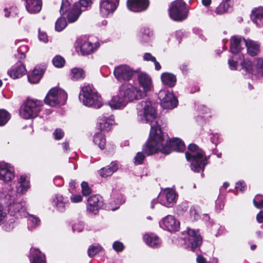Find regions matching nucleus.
<instances>
[{
  "instance_id": "1",
  "label": "nucleus",
  "mask_w": 263,
  "mask_h": 263,
  "mask_svg": "<svg viewBox=\"0 0 263 263\" xmlns=\"http://www.w3.org/2000/svg\"><path fill=\"white\" fill-rule=\"evenodd\" d=\"M138 120L142 123L151 125L149 137L143 147V151L149 156L158 151L163 154H168L172 151L182 152L185 149V144L180 139H168L164 135L158 125L157 112L152 102L141 101L137 106Z\"/></svg>"
},
{
  "instance_id": "2",
  "label": "nucleus",
  "mask_w": 263,
  "mask_h": 263,
  "mask_svg": "<svg viewBox=\"0 0 263 263\" xmlns=\"http://www.w3.org/2000/svg\"><path fill=\"white\" fill-rule=\"evenodd\" d=\"M187 161L191 162L192 170L195 172L203 171L208 163L206 157L202 149L194 144H191L188 147V151L185 153Z\"/></svg>"
},
{
  "instance_id": "3",
  "label": "nucleus",
  "mask_w": 263,
  "mask_h": 263,
  "mask_svg": "<svg viewBox=\"0 0 263 263\" xmlns=\"http://www.w3.org/2000/svg\"><path fill=\"white\" fill-rule=\"evenodd\" d=\"M79 99L83 104L88 107L96 108L102 105V99L92 85L88 84L81 88Z\"/></svg>"
},
{
  "instance_id": "4",
  "label": "nucleus",
  "mask_w": 263,
  "mask_h": 263,
  "mask_svg": "<svg viewBox=\"0 0 263 263\" xmlns=\"http://www.w3.org/2000/svg\"><path fill=\"white\" fill-rule=\"evenodd\" d=\"M15 192L11 190L5 195L6 200L8 204V210L11 215L16 218L26 217L28 213L26 212V203L21 199L16 198Z\"/></svg>"
},
{
  "instance_id": "5",
  "label": "nucleus",
  "mask_w": 263,
  "mask_h": 263,
  "mask_svg": "<svg viewBox=\"0 0 263 263\" xmlns=\"http://www.w3.org/2000/svg\"><path fill=\"white\" fill-rule=\"evenodd\" d=\"M168 12L171 19L176 22H181L188 16L189 6L183 0H175L171 3Z\"/></svg>"
},
{
  "instance_id": "6",
  "label": "nucleus",
  "mask_w": 263,
  "mask_h": 263,
  "mask_svg": "<svg viewBox=\"0 0 263 263\" xmlns=\"http://www.w3.org/2000/svg\"><path fill=\"white\" fill-rule=\"evenodd\" d=\"M246 39L239 36H233L230 40V51L234 54L233 57L228 61L230 68L231 70H236L238 63V58L240 59L239 53L245 45Z\"/></svg>"
},
{
  "instance_id": "7",
  "label": "nucleus",
  "mask_w": 263,
  "mask_h": 263,
  "mask_svg": "<svg viewBox=\"0 0 263 263\" xmlns=\"http://www.w3.org/2000/svg\"><path fill=\"white\" fill-rule=\"evenodd\" d=\"M42 101L38 100L28 99L21 106L20 114L26 119L37 117L41 110Z\"/></svg>"
},
{
  "instance_id": "8",
  "label": "nucleus",
  "mask_w": 263,
  "mask_h": 263,
  "mask_svg": "<svg viewBox=\"0 0 263 263\" xmlns=\"http://www.w3.org/2000/svg\"><path fill=\"white\" fill-rule=\"evenodd\" d=\"M67 99V95L63 89L53 87L47 94L45 103L51 106L64 105Z\"/></svg>"
},
{
  "instance_id": "9",
  "label": "nucleus",
  "mask_w": 263,
  "mask_h": 263,
  "mask_svg": "<svg viewBox=\"0 0 263 263\" xmlns=\"http://www.w3.org/2000/svg\"><path fill=\"white\" fill-rule=\"evenodd\" d=\"M120 94L123 95L127 102L138 100L145 97L144 92L137 86L130 83H124L119 88Z\"/></svg>"
},
{
  "instance_id": "10",
  "label": "nucleus",
  "mask_w": 263,
  "mask_h": 263,
  "mask_svg": "<svg viewBox=\"0 0 263 263\" xmlns=\"http://www.w3.org/2000/svg\"><path fill=\"white\" fill-rule=\"evenodd\" d=\"M187 236L184 238V243L187 249L194 251L202 243V238L198 231L193 229H187Z\"/></svg>"
},
{
  "instance_id": "11",
  "label": "nucleus",
  "mask_w": 263,
  "mask_h": 263,
  "mask_svg": "<svg viewBox=\"0 0 263 263\" xmlns=\"http://www.w3.org/2000/svg\"><path fill=\"white\" fill-rule=\"evenodd\" d=\"M92 3V0H80L76 2L73 6V9L69 12L68 21L72 23L77 20L81 12L86 7H89Z\"/></svg>"
},
{
  "instance_id": "12",
  "label": "nucleus",
  "mask_w": 263,
  "mask_h": 263,
  "mask_svg": "<svg viewBox=\"0 0 263 263\" xmlns=\"http://www.w3.org/2000/svg\"><path fill=\"white\" fill-rule=\"evenodd\" d=\"M159 97L161 100V105L163 108L173 109L178 104V100L173 92L167 90H161L159 93Z\"/></svg>"
},
{
  "instance_id": "13",
  "label": "nucleus",
  "mask_w": 263,
  "mask_h": 263,
  "mask_svg": "<svg viewBox=\"0 0 263 263\" xmlns=\"http://www.w3.org/2000/svg\"><path fill=\"white\" fill-rule=\"evenodd\" d=\"M119 0H101L100 2V14L103 17H107L112 14L119 5Z\"/></svg>"
},
{
  "instance_id": "14",
  "label": "nucleus",
  "mask_w": 263,
  "mask_h": 263,
  "mask_svg": "<svg viewBox=\"0 0 263 263\" xmlns=\"http://www.w3.org/2000/svg\"><path fill=\"white\" fill-rule=\"evenodd\" d=\"M178 195L172 189H165L159 196L160 203L166 207H171L176 202Z\"/></svg>"
},
{
  "instance_id": "15",
  "label": "nucleus",
  "mask_w": 263,
  "mask_h": 263,
  "mask_svg": "<svg viewBox=\"0 0 263 263\" xmlns=\"http://www.w3.org/2000/svg\"><path fill=\"white\" fill-rule=\"evenodd\" d=\"M114 74L119 81H129L134 74V71L126 65H121L115 68Z\"/></svg>"
},
{
  "instance_id": "16",
  "label": "nucleus",
  "mask_w": 263,
  "mask_h": 263,
  "mask_svg": "<svg viewBox=\"0 0 263 263\" xmlns=\"http://www.w3.org/2000/svg\"><path fill=\"white\" fill-rule=\"evenodd\" d=\"M14 170L10 164L0 162V180L6 182L11 181L14 178Z\"/></svg>"
},
{
  "instance_id": "17",
  "label": "nucleus",
  "mask_w": 263,
  "mask_h": 263,
  "mask_svg": "<svg viewBox=\"0 0 263 263\" xmlns=\"http://www.w3.org/2000/svg\"><path fill=\"white\" fill-rule=\"evenodd\" d=\"M137 79L139 85L142 88V91L145 96L146 93L151 91L153 87L152 79L150 76L145 72H140L138 74Z\"/></svg>"
},
{
  "instance_id": "18",
  "label": "nucleus",
  "mask_w": 263,
  "mask_h": 263,
  "mask_svg": "<svg viewBox=\"0 0 263 263\" xmlns=\"http://www.w3.org/2000/svg\"><path fill=\"white\" fill-rule=\"evenodd\" d=\"M148 6V0H127V2L128 9L136 12L145 10Z\"/></svg>"
},
{
  "instance_id": "19",
  "label": "nucleus",
  "mask_w": 263,
  "mask_h": 263,
  "mask_svg": "<svg viewBox=\"0 0 263 263\" xmlns=\"http://www.w3.org/2000/svg\"><path fill=\"white\" fill-rule=\"evenodd\" d=\"M160 226L164 227L169 231H177L179 230L180 222L174 216L168 215L164 217L160 223Z\"/></svg>"
},
{
  "instance_id": "20",
  "label": "nucleus",
  "mask_w": 263,
  "mask_h": 263,
  "mask_svg": "<svg viewBox=\"0 0 263 263\" xmlns=\"http://www.w3.org/2000/svg\"><path fill=\"white\" fill-rule=\"evenodd\" d=\"M102 205V198L98 195L91 196L88 199L87 210L90 212L96 214Z\"/></svg>"
},
{
  "instance_id": "21",
  "label": "nucleus",
  "mask_w": 263,
  "mask_h": 263,
  "mask_svg": "<svg viewBox=\"0 0 263 263\" xmlns=\"http://www.w3.org/2000/svg\"><path fill=\"white\" fill-rule=\"evenodd\" d=\"M114 123V117L112 115L106 116L103 115L100 116L98 120V125L101 131L110 130Z\"/></svg>"
},
{
  "instance_id": "22",
  "label": "nucleus",
  "mask_w": 263,
  "mask_h": 263,
  "mask_svg": "<svg viewBox=\"0 0 263 263\" xmlns=\"http://www.w3.org/2000/svg\"><path fill=\"white\" fill-rule=\"evenodd\" d=\"M127 103L124 96L120 94V89H119V93L114 96L108 103V105L114 109L122 108L124 107Z\"/></svg>"
},
{
  "instance_id": "23",
  "label": "nucleus",
  "mask_w": 263,
  "mask_h": 263,
  "mask_svg": "<svg viewBox=\"0 0 263 263\" xmlns=\"http://www.w3.org/2000/svg\"><path fill=\"white\" fill-rule=\"evenodd\" d=\"M25 7L30 14H35L40 12L42 7V0H25Z\"/></svg>"
},
{
  "instance_id": "24",
  "label": "nucleus",
  "mask_w": 263,
  "mask_h": 263,
  "mask_svg": "<svg viewBox=\"0 0 263 263\" xmlns=\"http://www.w3.org/2000/svg\"><path fill=\"white\" fill-rule=\"evenodd\" d=\"M44 69L40 66L34 67L33 70L28 75V81L31 84L37 83L42 77Z\"/></svg>"
},
{
  "instance_id": "25",
  "label": "nucleus",
  "mask_w": 263,
  "mask_h": 263,
  "mask_svg": "<svg viewBox=\"0 0 263 263\" xmlns=\"http://www.w3.org/2000/svg\"><path fill=\"white\" fill-rule=\"evenodd\" d=\"M30 260L31 263H46L45 255L35 248L30 249Z\"/></svg>"
},
{
  "instance_id": "26",
  "label": "nucleus",
  "mask_w": 263,
  "mask_h": 263,
  "mask_svg": "<svg viewBox=\"0 0 263 263\" xmlns=\"http://www.w3.org/2000/svg\"><path fill=\"white\" fill-rule=\"evenodd\" d=\"M100 46V44L96 42L94 44L89 42L84 41L80 45V50L83 55L89 54L93 52Z\"/></svg>"
},
{
  "instance_id": "27",
  "label": "nucleus",
  "mask_w": 263,
  "mask_h": 263,
  "mask_svg": "<svg viewBox=\"0 0 263 263\" xmlns=\"http://www.w3.org/2000/svg\"><path fill=\"white\" fill-rule=\"evenodd\" d=\"M118 169V165L116 162H112L109 165L102 168L99 171V174L102 177H107L111 176Z\"/></svg>"
},
{
  "instance_id": "28",
  "label": "nucleus",
  "mask_w": 263,
  "mask_h": 263,
  "mask_svg": "<svg viewBox=\"0 0 263 263\" xmlns=\"http://www.w3.org/2000/svg\"><path fill=\"white\" fill-rule=\"evenodd\" d=\"M26 69L24 65H20L12 68L8 71V75L12 79H16L22 77L26 73Z\"/></svg>"
},
{
  "instance_id": "29",
  "label": "nucleus",
  "mask_w": 263,
  "mask_h": 263,
  "mask_svg": "<svg viewBox=\"0 0 263 263\" xmlns=\"http://www.w3.org/2000/svg\"><path fill=\"white\" fill-rule=\"evenodd\" d=\"M251 17L257 26L263 27V7H259L254 10Z\"/></svg>"
},
{
  "instance_id": "30",
  "label": "nucleus",
  "mask_w": 263,
  "mask_h": 263,
  "mask_svg": "<svg viewBox=\"0 0 263 263\" xmlns=\"http://www.w3.org/2000/svg\"><path fill=\"white\" fill-rule=\"evenodd\" d=\"M245 46L247 47L248 53L251 56H255L259 52V45L254 41L246 40Z\"/></svg>"
},
{
  "instance_id": "31",
  "label": "nucleus",
  "mask_w": 263,
  "mask_h": 263,
  "mask_svg": "<svg viewBox=\"0 0 263 263\" xmlns=\"http://www.w3.org/2000/svg\"><path fill=\"white\" fill-rule=\"evenodd\" d=\"M143 239L148 246L152 248L159 247L161 244L159 237L154 234H145L143 236Z\"/></svg>"
},
{
  "instance_id": "32",
  "label": "nucleus",
  "mask_w": 263,
  "mask_h": 263,
  "mask_svg": "<svg viewBox=\"0 0 263 263\" xmlns=\"http://www.w3.org/2000/svg\"><path fill=\"white\" fill-rule=\"evenodd\" d=\"M161 79L163 84L170 87L174 86L177 80L176 76L169 72L163 73L161 74Z\"/></svg>"
},
{
  "instance_id": "33",
  "label": "nucleus",
  "mask_w": 263,
  "mask_h": 263,
  "mask_svg": "<svg viewBox=\"0 0 263 263\" xmlns=\"http://www.w3.org/2000/svg\"><path fill=\"white\" fill-rule=\"evenodd\" d=\"M53 203L58 211L63 212L65 210L66 202L63 196L57 194L53 199Z\"/></svg>"
},
{
  "instance_id": "34",
  "label": "nucleus",
  "mask_w": 263,
  "mask_h": 263,
  "mask_svg": "<svg viewBox=\"0 0 263 263\" xmlns=\"http://www.w3.org/2000/svg\"><path fill=\"white\" fill-rule=\"evenodd\" d=\"M232 0H222V2L217 7L216 13L221 14L229 11L232 5Z\"/></svg>"
},
{
  "instance_id": "35",
  "label": "nucleus",
  "mask_w": 263,
  "mask_h": 263,
  "mask_svg": "<svg viewBox=\"0 0 263 263\" xmlns=\"http://www.w3.org/2000/svg\"><path fill=\"white\" fill-rule=\"evenodd\" d=\"M19 186L17 188V191L21 194L26 192L29 187V182L25 176H21L19 181Z\"/></svg>"
},
{
  "instance_id": "36",
  "label": "nucleus",
  "mask_w": 263,
  "mask_h": 263,
  "mask_svg": "<svg viewBox=\"0 0 263 263\" xmlns=\"http://www.w3.org/2000/svg\"><path fill=\"white\" fill-rule=\"evenodd\" d=\"M93 142L100 148V149H103L105 148L106 139L102 133H98L94 135Z\"/></svg>"
},
{
  "instance_id": "37",
  "label": "nucleus",
  "mask_w": 263,
  "mask_h": 263,
  "mask_svg": "<svg viewBox=\"0 0 263 263\" xmlns=\"http://www.w3.org/2000/svg\"><path fill=\"white\" fill-rule=\"evenodd\" d=\"M70 78L73 81L82 79L85 77V73L83 69L74 68L71 70Z\"/></svg>"
},
{
  "instance_id": "38",
  "label": "nucleus",
  "mask_w": 263,
  "mask_h": 263,
  "mask_svg": "<svg viewBox=\"0 0 263 263\" xmlns=\"http://www.w3.org/2000/svg\"><path fill=\"white\" fill-rule=\"evenodd\" d=\"M40 223V219L34 216L30 215L28 219V228L29 230H32L35 227L38 226Z\"/></svg>"
},
{
  "instance_id": "39",
  "label": "nucleus",
  "mask_w": 263,
  "mask_h": 263,
  "mask_svg": "<svg viewBox=\"0 0 263 263\" xmlns=\"http://www.w3.org/2000/svg\"><path fill=\"white\" fill-rule=\"evenodd\" d=\"M73 9V7L71 8L70 4L68 0H62L61 9L60 10L61 15H64L66 13L69 12ZM68 15H67V16Z\"/></svg>"
},
{
  "instance_id": "40",
  "label": "nucleus",
  "mask_w": 263,
  "mask_h": 263,
  "mask_svg": "<svg viewBox=\"0 0 263 263\" xmlns=\"http://www.w3.org/2000/svg\"><path fill=\"white\" fill-rule=\"evenodd\" d=\"M10 118L9 113L5 109H0V126L5 125Z\"/></svg>"
},
{
  "instance_id": "41",
  "label": "nucleus",
  "mask_w": 263,
  "mask_h": 263,
  "mask_svg": "<svg viewBox=\"0 0 263 263\" xmlns=\"http://www.w3.org/2000/svg\"><path fill=\"white\" fill-rule=\"evenodd\" d=\"M67 26V22L65 18L60 17L56 22L55 25V30L58 31H61L63 30Z\"/></svg>"
},
{
  "instance_id": "42",
  "label": "nucleus",
  "mask_w": 263,
  "mask_h": 263,
  "mask_svg": "<svg viewBox=\"0 0 263 263\" xmlns=\"http://www.w3.org/2000/svg\"><path fill=\"white\" fill-rule=\"evenodd\" d=\"M102 249L100 246L99 245H92L88 249V254L90 257L95 256L97 254L100 252Z\"/></svg>"
},
{
  "instance_id": "43",
  "label": "nucleus",
  "mask_w": 263,
  "mask_h": 263,
  "mask_svg": "<svg viewBox=\"0 0 263 263\" xmlns=\"http://www.w3.org/2000/svg\"><path fill=\"white\" fill-rule=\"evenodd\" d=\"M4 11L5 12L4 15L6 17H9L11 16H14L16 15L18 13V10L15 7L5 8L4 10Z\"/></svg>"
},
{
  "instance_id": "44",
  "label": "nucleus",
  "mask_w": 263,
  "mask_h": 263,
  "mask_svg": "<svg viewBox=\"0 0 263 263\" xmlns=\"http://www.w3.org/2000/svg\"><path fill=\"white\" fill-rule=\"evenodd\" d=\"M53 64L57 67H62L65 64V60L60 55L55 56L52 60Z\"/></svg>"
},
{
  "instance_id": "45",
  "label": "nucleus",
  "mask_w": 263,
  "mask_h": 263,
  "mask_svg": "<svg viewBox=\"0 0 263 263\" xmlns=\"http://www.w3.org/2000/svg\"><path fill=\"white\" fill-rule=\"evenodd\" d=\"M254 206L258 209L263 208V196L256 195L253 199Z\"/></svg>"
},
{
  "instance_id": "46",
  "label": "nucleus",
  "mask_w": 263,
  "mask_h": 263,
  "mask_svg": "<svg viewBox=\"0 0 263 263\" xmlns=\"http://www.w3.org/2000/svg\"><path fill=\"white\" fill-rule=\"evenodd\" d=\"M242 68L245 69L247 72H252L253 64L252 63L248 60H244L242 62H241Z\"/></svg>"
},
{
  "instance_id": "47",
  "label": "nucleus",
  "mask_w": 263,
  "mask_h": 263,
  "mask_svg": "<svg viewBox=\"0 0 263 263\" xmlns=\"http://www.w3.org/2000/svg\"><path fill=\"white\" fill-rule=\"evenodd\" d=\"M152 35V33L148 29L145 30L141 36V42L148 43L151 40Z\"/></svg>"
},
{
  "instance_id": "48",
  "label": "nucleus",
  "mask_w": 263,
  "mask_h": 263,
  "mask_svg": "<svg viewBox=\"0 0 263 263\" xmlns=\"http://www.w3.org/2000/svg\"><path fill=\"white\" fill-rule=\"evenodd\" d=\"M111 197L117 204H122L124 202V199L122 196L120 194L117 193L116 191L112 193Z\"/></svg>"
},
{
  "instance_id": "49",
  "label": "nucleus",
  "mask_w": 263,
  "mask_h": 263,
  "mask_svg": "<svg viewBox=\"0 0 263 263\" xmlns=\"http://www.w3.org/2000/svg\"><path fill=\"white\" fill-rule=\"evenodd\" d=\"M15 226V221L13 218L9 219L3 226V229L6 231H10Z\"/></svg>"
},
{
  "instance_id": "50",
  "label": "nucleus",
  "mask_w": 263,
  "mask_h": 263,
  "mask_svg": "<svg viewBox=\"0 0 263 263\" xmlns=\"http://www.w3.org/2000/svg\"><path fill=\"white\" fill-rule=\"evenodd\" d=\"M256 68L258 73L263 76V59L258 58L256 60Z\"/></svg>"
},
{
  "instance_id": "51",
  "label": "nucleus",
  "mask_w": 263,
  "mask_h": 263,
  "mask_svg": "<svg viewBox=\"0 0 263 263\" xmlns=\"http://www.w3.org/2000/svg\"><path fill=\"white\" fill-rule=\"evenodd\" d=\"M145 159L144 155L141 152H138L134 158V163L136 165L141 164Z\"/></svg>"
},
{
  "instance_id": "52",
  "label": "nucleus",
  "mask_w": 263,
  "mask_h": 263,
  "mask_svg": "<svg viewBox=\"0 0 263 263\" xmlns=\"http://www.w3.org/2000/svg\"><path fill=\"white\" fill-rule=\"evenodd\" d=\"M82 192L84 196H87L91 193V189L87 182L83 181L81 183Z\"/></svg>"
},
{
  "instance_id": "53",
  "label": "nucleus",
  "mask_w": 263,
  "mask_h": 263,
  "mask_svg": "<svg viewBox=\"0 0 263 263\" xmlns=\"http://www.w3.org/2000/svg\"><path fill=\"white\" fill-rule=\"evenodd\" d=\"M7 216L6 210L4 206L0 204V225L6 220Z\"/></svg>"
},
{
  "instance_id": "54",
  "label": "nucleus",
  "mask_w": 263,
  "mask_h": 263,
  "mask_svg": "<svg viewBox=\"0 0 263 263\" xmlns=\"http://www.w3.org/2000/svg\"><path fill=\"white\" fill-rule=\"evenodd\" d=\"M112 247L114 250L118 252H122L124 248L123 244L119 241L114 242L112 245Z\"/></svg>"
},
{
  "instance_id": "55",
  "label": "nucleus",
  "mask_w": 263,
  "mask_h": 263,
  "mask_svg": "<svg viewBox=\"0 0 263 263\" xmlns=\"http://www.w3.org/2000/svg\"><path fill=\"white\" fill-rule=\"evenodd\" d=\"M64 132L61 129H56L53 133L54 138L56 140H60L64 136Z\"/></svg>"
},
{
  "instance_id": "56",
  "label": "nucleus",
  "mask_w": 263,
  "mask_h": 263,
  "mask_svg": "<svg viewBox=\"0 0 263 263\" xmlns=\"http://www.w3.org/2000/svg\"><path fill=\"white\" fill-rule=\"evenodd\" d=\"M82 196L81 195L72 194L70 196V200L73 203H78L82 201Z\"/></svg>"
},
{
  "instance_id": "57",
  "label": "nucleus",
  "mask_w": 263,
  "mask_h": 263,
  "mask_svg": "<svg viewBox=\"0 0 263 263\" xmlns=\"http://www.w3.org/2000/svg\"><path fill=\"white\" fill-rule=\"evenodd\" d=\"M190 215L192 218L194 220H197L198 219L199 216L196 210L194 207H192L190 209Z\"/></svg>"
},
{
  "instance_id": "58",
  "label": "nucleus",
  "mask_w": 263,
  "mask_h": 263,
  "mask_svg": "<svg viewBox=\"0 0 263 263\" xmlns=\"http://www.w3.org/2000/svg\"><path fill=\"white\" fill-rule=\"evenodd\" d=\"M143 60L145 61H151L153 62L155 61L156 58L153 56L150 53H145L143 55Z\"/></svg>"
},
{
  "instance_id": "59",
  "label": "nucleus",
  "mask_w": 263,
  "mask_h": 263,
  "mask_svg": "<svg viewBox=\"0 0 263 263\" xmlns=\"http://www.w3.org/2000/svg\"><path fill=\"white\" fill-rule=\"evenodd\" d=\"M235 187L241 192L246 190V185L243 181H239L236 183Z\"/></svg>"
},
{
  "instance_id": "60",
  "label": "nucleus",
  "mask_w": 263,
  "mask_h": 263,
  "mask_svg": "<svg viewBox=\"0 0 263 263\" xmlns=\"http://www.w3.org/2000/svg\"><path fill=\"white\" fill-rule=\"evenodd\" d=\"M39 38L40 41L46 43L48 41L47 35L45 32H39Z\"/></svg>"
},
{
  "instance_id": "61",
  "label": "nucleus",
  "mask_w": 263,
  "mask_h": 263,
  "mask_svg": "<svg viewBox=\"0 0 263 263\" xmlns=\"http://www.w3.org/2000/svg\"><path fill=\"white\" fill-rule=\"evenodd\" d=\"M256 219L259 223L263 222V211H261L256 216Z\"/></svg>"
},
{
  "instance_id": "62",
  "label": "nucleus",
  "mask_w": 263,
  "mask_h": 263,
  "mask_svg": "<svg viewBox=\"0 0 263 263\" xmlns=\"http://www.w3.org/2000/svg\"><path fill=\"white\" fill-rule=\"evenodd\" d=\"M187 65L185 63H183L180 66V69L183 73H185L187 71Z\"/></svg>"
},
{
  "instance_id": "63",
  "label": "nucleus",
  "mask_w": 263,
  "mask_h": 263,
  "mask_svg": "<svg viewBox=\"0 0 263 263\" xmlns=\"http://www.w3.org/2000/svg\"><path fill=\"white\" fill-rule=\"evenodd\" d=\"M153 62L155 64V69L156 70H160L161 68V66L159 63L156 61V59L155 60V61H154Z\"/></svg>"
},
{
  "instance_id": "64",
  "label": "nucleus",
  "mask_w": 263,
  "mask_h": 263,
  "mask_svg": "<svg viewBox=\"0 0 263 263\" xmlns=\"http://www.w3.org/2000/svg\"><path fill=\"white\" fill-rule=\"evenodd\" d=\"M211 3V0H202V4L204 6H209Z\"/></svg>"
}]
</instances>
